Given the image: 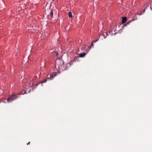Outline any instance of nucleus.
I'll use <instances>...</instances> for the list:
<instances>
[{
    "label": "nucleus",
    "instance_id": "1",
    "mask_svg": "<svg viewBox=\"0 0 152 152\" xmlns=\"http://www.w3.org/2000/svg\"><path fill=\"white\" fill-rule=\"evenodd\" d=\"M18 98V96L15 94H13L11 95L7 99V102H11Z\"/></svg>",
    "mask_w": 152,
    "mask_h": 152
},
{
    "label": "nucleus",
    "instance_id": "2",
    "mask_svg": "<svg viewBox=\"0 0 152 152\" xmlns=\"http://www.w3.org/2000/svg\"><path fill=\"white\" fill-rule=\"evenodd\" d=\"M56 73L51 74L50 75V77H48V80H49L52 79L54 77H56Z\"/></svg>",
    "mask_w": 152,
    "mask_h": 152
},
{
    "label": "nucleus",
    "instance_id": "3",
    "mask_svg": "<svg viewBox=\"0 0 152 152\" xmlns=\"http://www.w3.org/2000/svg\"><path fill=\"white\" fill-rule=\"evenodd\" d=\"M60 62H62V61L60 60H58L56 61L55 66L56 68H57V67L58 68H59V64Z\"/></svg>",
    "mask_w": 152,
    "mask_h": 152
},
{
    "label": "nucleus",
    "instance_id": "4",
    "mask_svg": "<svg viewBox=\"0 0 152 152\" xmlns=\"http://www.w3.org/2000/svg\"><path fill=\"white\" fill-rule=\"evenodd\" d=\"M127 18L126 17H124L122 18V23H124L126 22L127 20Z\"/></svg>",
    "mask_w": 152,
    "mask_h": 152
},
{
    "label": "nucleus",
    "instance_id": "5",
    "mask_svg": "<svg viewBox=\"0 0 152 152\" xmlns=\"http://www.w3.org/2000/svg\"><path fill=\"white\" fill-rule=\"evenodd\" d=\"M86 53H82L79 54V56L80 57L83 58L86 55Z\"/></svg>",
    "mask_w": 152,
    "mask_h": 152
},
{
    "label": "nucleus",
    "instance_id": "6",
    "mask_svg": "<svg viewBox=\"0 0 152 152\" xmlns=\"http://www.w3.org/2000/svg\"><path fill=\"white\" fill-rule=\"evenodd\" d=\"M68 16L69 18H72V14L70 12L68 13Z\"/></svg>",
    "mask_w": 152,
    "mask_h": 152
},
{
    "label": "nucleus",
    "instance_id": "7",
    "mask_svg": "<svg viewBox=\"0 0 152 152\" xmlns=\"http://www.w3.org/2000/svg\"><path fill=\"white\" fill-rule=\"evenodd\" d=\"M50 15L52 17L53 15V12L52 10H51L50 13Z\"/></svg>",
    "mask_w": 152,
    "mask_h": 152
},
{
    "label": "nucleus",
    "instance_id": "8",
    "mask_svg": "<svg viewBox=\"0 0 152 152\" xmlns=\"http://www.w3.org/2000/svg\"><path fill=\"white\" fill-rule=\"evenodd\" d=\"M48 80V78L44 80L43 81L41 82L42 83H45Z\"/></svg>",
    "mask_w": 152,
    "mask_h": 152
},
{
    "label": "nucleus",
    "instance_id": "9",
    "mask_svg": "<svg viewBox=\"0 0 152 152\" xmlns=\"http://www.w3.org/2000/svg\"><path fill=\"white\" fill-rule=\"evenodd\" d=\"M97 41H98V40H95V41H93L92 42V43H91L92 45H91V47H92V46L93 45V43L94 42L95 43V42H97Z\"/></svg>",
    "mask_w": 152,
    "mask_h": 152
},
{
    "label": "nucleus",
    "instance_id": "10",
    "mask_svg": "<svg viewBox=\"0 0 152 152\" xmlns=\"http://www.w3.org/2000/svg\"><path fill=\"white\" fill-rule=\"evenodd\" d=\"M105 34H106V36H105V34H103V36L104 37V38H105L106 37H107V34L106 33H105Z\"/></svg>",
    "mask_w": 152,
    "mask_h": 152
},
{
    "label": "nucleus",
    "instance_id": "11",
    "mask_svg": "<svg viewBox=\"0 0 152 152\" xmlns=\"http://www.w3.org/2000/svg\"><path fill=\"white\" fill-rule=\"evenodd\" d=\"M55 53H56V56H58V53L56 51L55 52Z\"/></svg>",
    "mask_w": 152,
    "mask_h": 152
},
{
    "label": "nucleus",
    "instance_id": "12",
    "mask_svg": "<svg viewBox=\"0 0 152 152\" xmlns=\"http://www.w3.org/2000/svg\"><path fill=\"white\" fill-rule=\"evenodd\" d=\"M109 32L110 33V34H111V33H112V34H113V33H112V31H111V29H110L109 31Z\"/></svg>",
    "mask_w": 152,
    "mask_h": 152
},
{
    "label": "nucleus",
    "instance_id": "13",
    "mask_svg": "<svg viewBox=\"0 0 152 152\" xmlns=\"http://www.w3.org/2000/svg\"><path fill=\"white\" fill-rule=\"evenodd\" d=\"M37 78V77L36 76H35L34 77V78H33V79H32V80H34V79H36V78Z\"/></svg>",
    "mask_w": 152,
    "mask_h": 152
},
{
    "label": "nucleus",
    "instance_id": "14",
    "mask_svg": "<svg viewBox=\"0 0 152 152\" xmlns=\"http://www.w3.org/2000/svg\"><path fill=\"white\" fill-rule=\"evenodd\" d=\"M1 101H2V102H4V103L5 102V101L4 100H2Z\"/></svg>",
    "mask_w": 152,
    "mask_h": 152
},
{
    "label": "nucleus",
    "instance_id": "15",
    "mask_svg": "<svg viewBox=\"0 0 152 152\" xmlns=\"http://www.w3.org/2000/svg\"><path fill=\"white\" fill-rule=\"evenodd\" d=\"M30 142H28L27 144V145H29V144H30Z\"/></svg>",
    "mask_w": 152,
    "mask_h": 152
},
{
    "label": "nucleus",
    "instance_id": "16",
    "mask_svg": "<svg viewBox=\"0 0 152 152\" xmlns=\"http://www.w3.org/2000/svg\"><path fill=\"white\" fill-rule=\"evenodd\" d=\"M135 17V15H134V17Z\"/></svg>",
    "mask_w": 152,
    "mask_h": 152
}]
</instances>
